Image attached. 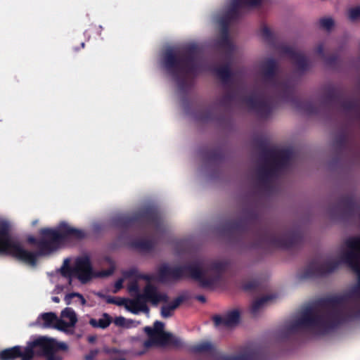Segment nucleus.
Instances as JSON below:
<instances>
[{"instance_id": "f257e3e1", "label": "nucleus", "mask_w": 360, "mask_h": 360, "mask_svg": "<svg viewBox=\"0 0 360 360\" xmlns=\"http://www.w3.org/2000/svg\"><path fill=\"white\" fill-rule=\"evenodd\" d=\"M355 290L356 285L345 295L327 297L315 305L307 306L297 319L286 326L284 337L300 330L323 335L348 321L360 318V295Z\"/></svg>"}, {"instance_id": "f03ea898", "label": "nucleus", "mask_w": 360, "mask_h": 360, "mask_svg": "<svg viewBox=\"0 0 360 360\" xmlns=\"http://www.w3.org/2000/svg\"><path fill=\"white\" fill-rule=\"evenodd\" d=\"M39 235V238L32 236L27 238L29 244L38 248L37 252L27 250L18 242L12 240L5 255H11L20 262L34 266L39 257L49 255L57 250L66 240H82L86 237L84 231L72 227L64 221L60 223L56 229H41Z\"/></svg>"}, {"instance_id": "7ed1b4c3", "label": "nucleus", "mask_w": 360, "mask_h": 360, "mask_svg": "<svg viewBox=\"0 0 360 360\" xmlns=\"http://www.w3.org/2000/svg\"><path fill=\"white\" fill-rule=\"evenodd\" d=\"M349 249L345 252L340 261L330 260L321 262L318 258L311 260L301 273L302 279H309L324 276L335 271L340 263L346 264L357 276V283L354 292L360 295V236L350 237L345 242Z\"/></svg>"}, {"instance_id": "20e7f679", "label": "nucleus", "mask_w": 360, "mask_h": 360, "mask_svg": "<svg viewBox=\"0 0 360 360\" xmlns=\"http://www.w3.org/2000/svg\"><path fill=\"white\" fill-rule=\"evenodd\" d=\"M198 53V48L194 44L188 46L181 53L167 49L164 53L163 66L181 92L186 93L188 89V76H195L199 72L200 65L196 61Z\"/></svg>"}, {"instance_id": "39448f33", "label": "nucleus", "mask_w": 360, "mask_h": 360, "mask_svg": "<svg viewBox=\"0 0 360 360\" xmlns=\"http://www.w3.org/2000/svg\"><path fill=\"white\" fill-rule=\"evenodd\" d=\"M259 74L262 84L276 91H281V98L291 102L296 108L308 115L319 113V108L311 101H302L295 96V89L289 82L279 81V64L273 58L264 59L259 65Z\"/></svg>"}, {"instance_id": "423d86ee", "label": "nucleus", "mask_w": 360, "mask_h": 360, "mask_svg": "<svg viewBox=\"0 0 360 360\" xmlns=\"http://www.w3.org/2000/svg\"><path fill=\"white\" fill-rule=\"evenodd\" d=\"M254 248L293 249L300 247L304 240L302 232L297 229L278 231L267 227L259 229L255 233Z\"/></svg>"}, {"instance_id": "0eeeda50", "label": "nucleus", "mask_w": 360, "mask_h": 360, "mask_svg": "<svg viewBox=\"0 0 360 360\" xmlns=\"http://www.w3.org/2000/svg\"><path fill=\"white\" fill-rule=\"evenodd\" d=\"M116 225L122 233L119 240L124 238L129 230L143 232L148 226H153L157 231L162 226V219L157 209L148 206L129 216H122L116 219Z\"/></svg>"}, {"instance_id": "6e6552de", "label": "nucleus", "mask_w": 360, "mask_h": 360, "mask_svg": "<svg viewBox=\"0 0 360 360\" xmlns=\"http://www.w3.org/2000/svg\"><path fill=\"white\" fill-rule=\"evenodd\" d=\"M262 157L264 163L259 166L257 174L259 183L264 187H268L270 180L276 175L277 172L285 167L292 158L290 149L275 150L263 147Z\"/></svg>"}, {"instance_id": "1a4fd4ad", "label": "nucleus", "mask_w": 360, "mask_h": 360, "mask_svg": "<svg viewBox=\"0 0 360 360\" xmlns=\"http://www.w3.org/2000/svg\"><path fill=\"white\" fill-rule=\"evenodd\" d=\"M205 274L200 264L194 262L184 266L174 267L165 264L158 269L159 280L161 282L178 281L184 277H189L198 281L201 287L208 288L212 285L213 280L205 278Z\"/></svg>"}, {"instance_id": "9d476101", "label": "nucleus", "mask_w": 360, "mask_h": 360, "mask_svg": "<svg viewBox=\"0 0 360 360\" xmlns=\"http://www.w3.org/2000/svg\"><path fill=\"white\" fill-rule=\"evenodd\" d=\"M168 296L166 293L158 292L155 285L148 283L143 288L142 294H138L134 300H126V309L134 314L140 311L148 313L149 308L146 304L147 302H151L153 305H157L159 302H167Z\"/></svg>"}, {"instance_id": "9b49d317", "label": "nucleus", "mask_w": 360, "mask_h": 360, "mask_svg": "<svg viewBox=\"0 0 360 360\" xmlns=\"http://www.w3.org/2000/svg\"><path fill=\"white\" fill-rule=\"evenodd\" d=\"M164 326L162 322L156 321L154 323L153 328L149 326L144 328V331L148 336V339L143 342V347L146 349L153 346H173L175 347L182 346L181 339L170 333L164 331Z\"/></svg>"}, {"instance_id": "f8f14e48", "label": "nucleus", "mask_w": 360, "mask_h": 360, "mask_svg": "<svg viewBox=\"0 0 360 360\" xmlns=\"http://www.w3.org/2000/svg\"><path fill=\"white\" fill-rule=\"evenodd\" d=\"M55 340L40 336L27 342L25 347L24 360H32L36 356H44L55 347Z\"/></svg>"}, {"instance_id": "ddd939ff", "label": "nucleus", "mask_w": 360, "mask_h": 360, "mask_svg": "<svg viewBox=\"0 0 360 360\" xmlns=\"http://www.w3.org/2000/svg\"><path fill=\"white\" fill-rule=\"evenodd\" d=\"M221 232L230 238L240 240L252 233L251 226L246 219L229 220L220 227Z\"/></svg>"}, {"instance_id": "4468645a", "label": "nucleus", "mask_w": 360, "mask_h": 360, "mask_svg": "<svg viewBox=\"0 0 360 360\" xmlns=\"http://www.w3.org/2000/svg\"><path fill=\"white\" fill-rule=\"evenodd\" d=\"M249 108L255 111L261 118H267L272 112L274 106L271 98L251 94L243 100Z\"/></svg>"}, {"instance_id": "2eb2a0df", "label": "nucleus", "mask_w": 360, "mask_h": 360, "mask_svg": "<svg viewBox=\"0 0 360 360\" xmlns=\"http://www.w3.org/2000/svg\"><path fill=\"white\" fill-rule=\"evenodd\" d=\"M75 277H77L82 283H86L95 276L91 259L88 255L79 257L75 259L73 269Z\"/></svg>"}, {"instance_id": "dca6fc26", "label": "nucleus", "mask_w": 360, "mask_h": 360, "mask_svg": "<svg viewBox=\"0 0 360 360\" xmlns=\"http://www.w3.org/2000/svg\"><path fill=\"white\" fill-rule=\"evenodd\" d=\"M262 0H231L230 7L221 16L229 21L236 20L240 18V8L256 7L262 4Z\"/></svg>"}, {"instance_id": "f3484780", "label": "nucleus", "mask_w": 360, "mask_h": 360, "mask_svg": "<svg viewBox=\"0 0 360 360\" xmlns=\"http://www.w3.org/2000/svg\"><path fill=\"white\" fill-rule=\"evenodd\" d=\"M200 264L202 269L205 271V278L213 280V284L220 279L222 274L228 267V262L225 261H213L205 264L201 261H195Z\"/></svg>"}, {"instance_id": "a211bd4d", "label": "nucleus", "mask_w": 360, "mask_h": 360, "mask_svg": "<svg viewBox=\"0 0 360 360\" xmlns=\"http://www.w3.org/2000/svg\"><path fill=\"white\" fill-rule=\"evenodd\" d=\"M281 51L288 56L295 63L297 70L302 72H306L309 68V63L307 58L301 53L297 52L289 46H283Z\"/></svg>"}, {"instance_id": "6ab92c4d", "label": "nucleus", "mask_w": 360, "mask_h": 360, "mask_svg": "<svg viewBox=\"0 0 360 360\" xmlns=\"http://www.w3.org/2000/svg\"><path fill=\"white\" fill-rule=\"evenodd\" d=\"M11 226L10 223L0 219V254H6L12 240L11 236Z\"/></svg>"}, {"instance_id": "aec40b11", "label": "nucleus", "mask_w": 360, "mask_h": 360, "mask_svg": "<svg viewBox=\"0 0 360 360\" xmlns=\"http://www.w3.org/2000/svg\"><path fill=\"white\" fill-rule=\"evenodd\" d=\"M11 226L10 223L0 219V254H6L12 240L11 236Z\"/></svg>"}, {"instance_id": "412c9836", "label": "nucleus", "mask_w": 360, "mask_h": 360, "mask_svg": "<svg viewBox=\"0 0 360 360\" xmlns=\"http://www.w3.org/2000/svg\"><path fill=\"white\" fill-rule=\"evenodd\" d=\"M239 320L240 312L236 309L228 312L224 316L216 315L213 317L216 326H233L238 324Z\"/></svg>"}, {"instance_id": "4be33fe9", "label": "nucleus", "mask_w": 360, "mask_h": 360, "mask_svg": "<svg viewBox=\"0 0 360 360\" xmlns=\"http://www.w3.org/2000/svg\"><path fill=\"white\" fill-rule=\"evenodd\" d=\"M25 347L23 349L20 346H14L11 348L6 349L0 352L1 360H14L20 358L24 360Z\"/></svg>"}, {"instance_id": "5701e85b", "label": "nucleus", "mask_w": 360, "mask_h": 360, "mask_svg": "<svg viewBox=\"0 0 360 360\" xmlns=\"http://www.w3.org/2000/svg\"><path fill=\"white\" fill-rule=\"evenodd\" d=\"M343 207L344 212L349 217L360 212V206H358L352 197H344L341 198L338 204Z\"/></svg>"}, {"instance_id": "b1692460", "label": "nucleus", "mask_w": 360, "mask_h": 360, "mask_svg": "<svg viewBox=\"0 0 360 360\" xmlns=\"http://www.w3.org/2000/svg\"><path fill=\"white\" fill-rule=\"evenodd\" d=\"M215 71L218 77L224 84H226L231 81L233 72L229 63L217 68Z\"/></svg>"}, {"instance_id": "393cba45", "label": "nucleus", "mask_w": 360, "mask_h": 360, "mask_svg": "<svg viewBox=\"0 0 360 360\" xmlns=\"http://www.w3.org/2000/svg\"><path fill=\"white\" fill-rule=\"evenodd\" d=\"M204 158L209 162H220L224 157V151L220 148H214L203 151Z\"/></svg>"}, {"instance_id": "a878e982", "label": "nucleus", "mask_w": 360, "mask_h": 360, "mask_svg": "<svg viewBox=\"0 0 360 360\" xmlns=\"http://www.w3.org/2000/svg\"><path fill=\"white\" fill-rule=\"evenodd\" d=\"M275 297H276L273 295H268L255 300L251 305L250 313L253 316H256L259 309L263 307L264 304L273 300Z\"/></svg>"}, {"instance_id": "bb28decb", "label": "nucleus", "mask_w": 360, "mask_h": 360, "mask_svg": "<svg viewBox=\"0 0 360 360\" xmlns=\"http://www.w3.org/2000/svg\"><path fill=\"white\" fill-rule=\"evenodd\" d=\"M275 297H276L273 295H268L255 300L251 305L250 313L253 316H256L259 309L263 307L264 304L273 300Z\"/></svg>"}, {"instance_id": "cd10ccee", "label": "nucleus", "mask_w": 360, "mask_h": 360, "mask_svg": "<svg viewBox=\"0 0 360 360\" xmlns=\"http://www.w3.org/2000/svg\"><path fill=\"white\" fill-rule=\"evenodd\" d=\"M122 275L124 278H134L135 280L142 279L150 282L153 279V276L148 274H141L136 268H131L128 270L124 271Z\"/></svg>"}, {"instance_id": "c85d7f7f", "label": "nucleus", "mask_w": 360, "mask_h": 360, "mask_svg": "<svg viewBox=\"0 0 360 360\" xmlns=\"http://www.w3.org/2000/svg\"><path fill=\"white\" fill-rule=\"evenodd\" d=\"M191 349L196 354L212 353L214 351V346L210 342L203 341L192 346Z\"/></svg>"}, {"instance_id": "c756f323", "label": "nucleus", "mask_w": 360, "mask_h": 360, "mask_svg": "<svg viewBox=\"0 0 360 360\" xmlns=\"http://www.w3.org/2000/svg\"><path fill=\"white\" fill-rule=\"evenodd\" d=\"M111 322V316L108 314L104 313L102 316V318L99 319L98 320L96 319H91L89 321V324L94 328L105 329L110 326Z\"/></svg>"}, {"instance_id": "7c9ffc66", "label": "nucleus", "mask_w": 360, "mask_h": 360, "mask_svg": "<svg viewBox=\"0 0 360 360\" xmlns=\"http://www.w3.org/2000/svg\"><path fill=\"white\" fill-rule=\"evenodd\" d=\"M131 245L138 250L150 251L154 248L155 243L151 239H139L133 241Z\"/></svg>"}, {"instance_id": "2f4dec72", "label": "nucleus", "mask_w": 360, "mask_h": 360, "mask_svg": "<svg viewBox=\"0 0 360 360\" xmlns=\"http://www.w3.org/2000/svg\"><path fill=\"white\" fill-rule=\"evenodd\" d=\"M38 319H41L44 321V328H51L54 327L58 316L54 312H46L41 314Z\"/></svg>"}, {"instance_id": "473e14b6", "label": "nucleus", "mask_w": 360, "mask_h": 360, "mask_svg": "<svg viewBox=\"0 0 360 360\" xmlns=\"http://www.w3.org/2000/svg\"><path fill=\"white\" fill-rule=\"evenodd\" d=\"M254 352H246L236 355H221L219 360H253Z\"/></svg>"}, {"instance_id": "72a5a7b5", "label": "nucleus", "mask_w": 360, "mask_h": 360, "mask_svg": "<svg viewBox=\"0 0 360 360\" xmlns=\"http://www.w3.org/2000/svg\"><path fill=\"white\" fill-rule=\"evenodd\" d=\"M219 47L225 49L231 56L233 51V45L231 43L229 35L221 34L219 39L217 41Z\"/></svg>"}, {"instance_id": "f704fd0d", "label": "nucleus", "mask_w": 360, "mask_h": 360, "mask_svg": "<svg viewBox=\"0 0 360 360\" xmlns=\"http://www.w3.org/2000/svg\"><path fill=\"white\" fill-rule=\"evenodd\" d=\"M341 94L335 89H328L324 95V104H330L333 101H339Z\"/></svg>"}, {"instance_id": "c9c22d12", "label": "nucleus", "mask_w": 360, "mask_h": 360, "mask_svg": "<svg viewBox=\"0 0 360 360\" xmlns=\"http://www.w3.org/2000/svg\"><path fill=\"white\" fill-rule=\"evenodd\" d=\"M61 317L69 319V323L72 326H75L77 322V317L75 311L70 307H66L62 311Z\"/></svg>"}, {"instance_id": "e433bc0d", "label": "nucleus", "mask_w": 360, "mask_h": 360, "mask_svg": "<svg viewBox=\"0 0 360 360\" xmlns=\"http://www.w3.org/2000/svg\"><path fill=\"white\" fill-rule=\"evenodd\" d=\"M347 143V135L343 132L335 137L333 144L335 148L340 152L346 148Z\"/></svg>"}, {"instance_id": "4c0bfd02", "label": "nucleus", "mask_w": 360, "mask_h": 360, "mask_svg": "<svg viewBox=\"0 0 360 360\" xmlns=\"http://www.w3.org/2000/svg\"><path fill=\"white\" fill-rule=\"evenodd\" d=\"M261 34L265 41L269 44L274 43V37L271 30L266 26H264L261 30Z\"/></svg>"}, {"instance_id": "58836bf2", "label": "nucleus", "mask_w": 360, "mask_h": 360, "mask_svg": "<svg viewBox=\"0 0 360 360\" xmlns=\"http://www.w3.org/2000/svg\"><path fill=\"white\" fill-rule=\"evenodd\" d=\"M74 297H77L79 298L80 302H81V304L82 305H85L86 303V301L85 300V298L84 297V296L79 293V292H70V293H68L65 296V302L66 303L67 305H69L71 304V300L72 298Z\"/></svg>"}, {"instance_id": "ea45409f", "label": "nucleus", "mask_w": 360, "mask_h": 360, "mask_svg": "<svg viewBox=\"0 0 360 360\" xmlns=\"http://www.w3.org/2000/svg\"><path fill=\"white\" fill-rule=\"evenodd\" d=\"M236 98V94L233 91L226 92L220 99V104L222 106L229 105Z\"/></svg>"}, {"instance_id": "a19ab883", "label": "nucleus", "mask_w": 360, "mask_h": 360, "mask_svg": "<svg viewBox=\"0 0 360 360\" xmlns=\"http://www.w3.org/2000/svg\"><path fill=\"white\" fill-rule=\"evenodd\" d=\"M319 25L324 30H330L334 25V21L331 18H323L319 20Z\"/></svg>"}, {"instance_id": "79ce46f5", "label": "nucleus", "mask_w": 360, "mask_h": 360, "mask_svg": "<svg viewBox=\"0 0 360 360\" xmlns=\"http://www.w3.org/2000/svg\"><path fill=\"white\" fill-rule=\"evenodd\" d=\"M231 21L229 20L224 19L222 17L219 19V24L221 26V34L222 35H229V25Z\"/></svg>"}, {"instance_id": "37998d69", "label": "nucleus", "mask_w": 360, "mask_h": 360, "mask_svg": "<svg viewBox=\"0 0 360 360\" xmlns=\"http://www.w3.org/2000/svg\"><path fill=\"white\" fill-rule=\"evenodd\" d=\"M127 290L131 295H136L138 296L139 293V286L137 280L130 281L127 285Z\"/></svg>"}, {"instance_id": "c03bdc74", "label": "nucleus", "mask_w": 360, "mask_h": 360, "mask_svg": "<svg viewBox=\"0 0 360 360\" xmlns=\"http://www.w3.org/2000/svg\"><path fill=\"white\" fill-rule=\"evenodd\" d=\"M188 299V296L181 295L176 297L169 305L170 308L175 310L179 306Z\"/></svg>"}, {"instance_id": "a18cd8bd", "label": "nucleus", "mask_w": 360, "mask_h": 360, "mask_svg": "<svg viewBox=\"0 0 360 360\" xmlns=\"http://www.w3.org/2000/svg\"><path fill=\"white\" fill-rule=\"evenodd\" d=\"M348 17L351 21H355L360 18V6L350 8L349 10Z\"/></svg>"}, {"instance_id": "49530a36", "label": "nucleus", "mask_w": 360, "mask_h": 360, "mask_svg": "<svg viewBox=\"0 0 360 360\" xmlns=\"http://www.w3.org/2000/svg\"><path fill=\"white\" fill-rule=\"evenodd\" d=\"M115 271V266H111L109 269L105 270L95 272L94 278H104L111 276Z\"/></svg>"}, {"instance_id": "de8ad7c7", "label": "nucleus", "mask_w": 360, "mask_h": 360, "mask_svg": "<svg viewBox=\"0 0 360 360\" xmlns=\"http://www.w3.org/2000/svg\"><path fill=\"white\" fill-rule=\"evenodd\" d=\"M70 327H72V326H70V323L69 322H67L63 319H59L58 318V320L56 321V323H55L53 328H55L59 330L65 331V330H66V329L68 328H70Z\"/></svg>"}, {"instance_id": "09e8293b", "label": "nucleus", "mask_w": 360, "mask_h": 360, "mask_svg": "<svg viewBox=\"0 0 360 360\" xmlns=\"http://www.w3.org/2000/svg\"><path fill=\"white\" fill-rule=\"evenodd\" d=\"M259 287V281L257 280H252L246 282L243 284V288L246 291L255 290Z\"/></svg>"}, {"instance_id": "8fccbe9b", "label": "nucleus", "mask_w": 360, "mask_h": 360, "mask_svg": "<svg viewBox=\"0 0 360 360\" xmlns=\"http://www.w3.org/2000/svg\"><path fill=\"white\" fill-rule=\"evenodd\" d=\"M342 107L347 111H351L356 108L357 103L354 100H347L342 103Z\"/></svg>"}, {"instance_id": "3c124183", "label": "nucleus", "mask_w": 360, "mask_h": 360, "mask_svg": "<svg viewBox=\"0 0 360 360\" xmlns=\"http://www.w3.org/2000/svg\"><path fill=\"white\" fill-rule=\"evenodd\" d=\"M323 60L327 65L335 67L338 63V56L336 54H332L328 56H326Z\"/></svg>"}, {"instance_id": "603ef678", "label": "nucleus", "mask_w": 360, "mask_h": 360, "mask_svg": "<svg viewBox=\"0 0 360 360\" xmlns=\"http://www.w3.org/2000/svg\"><path fill=\"white\" fill-rule=\"evenodd\" d=\"M173 309L170 308L169 305H164L161 308V316L163 318H169L173 314Z\"/></svg>"}, {"instance_id": "864d4df0", "label": "nucleus", "mask_w": 360, "mask_h": 360, "mask_svg": "<svg viewBox=\"0 0 360 360\" xmlns=\"http://www.w3.org/2000/svg\"><path fill=\"white\" fill-rule=\"evenodd\" d=\"M200 119L204 122L212 121L214 120V116L211 110L206 111Z\"/></svg>"}, {"instance_id": "5fc2aeb1", "label": "nucleus", "mask_w": 360, "mask_h": 360, "mask_svg": "<svg viewBox=\"0 0 360 360\" xmlns=\"http://www.w3.org/2000/svg\"><path fill=\"white\" fill-rule=\"evenodd\" d=\"M53 348L51 352H47V354L44 356L46 360H62V358L56 354V352Z\"/></svg>"}, {"instance_id": "6e6d98bb", "label": "nucleus", "mask_w": 360, "mask_h": 360, "mask_svg": "<svg viewBox=\"0 0 360 360\" xmlns=\"http://www.w3.org/2000/svg\"><path fill=\"white\" fill-rule=\"evenodd\" d=\"M70 269H73V267H70L67 266L65 268L62 269V274L65 277H72L75 276V271H70Z\"/></svg>"}, {"instance_id": "4d7b16f0", "label": "nucleus", "mask_w": 360, "mask_h": 360, "mask_svg": "<svg viewBox=\"0 0 360 360\" xmlns=\"http://www.w3.org/2000/svg\"><path fill=\"white\" fill-rule=\"evenodd\" d=\"M315 52L323 59L326 56L324 53L323 44H319L315 49Z\"/></svg>"}, {"instance_id": "13d9d810", "label": "nucleus", "mask_w": 360, "mask_h": 360, "mask_svg": "<svg viewBox=\"0 0 360 360\" xmlns=\"http://www.w3.org/2000/svg\"><path fill=\"white\" fill-rule=\"evenodd\" d=\"M123 278H119L115 283V292H117L118 290H120L123 287Z\"/></svg>"}, {"instance_id": "bf43d9fd", "label": "nucleus", "mask_w": 360, "mask_h": 360, "mask_svg": "<svg viewBox=\"0 0 360 360\" xmlns=\"http://www.w3.org/2000/svg\"><path fill=\"white\" fill-rule=\"evenodd\" d=\"M54 347V351L56 352L58 350H65L67 349V345L65 343H58L56 340Z\"/></svg>"}, {"instance_id": "052dcab7", "label": "nucleus", "mask_w": 360, "mask_h": 360, "mask_svg": "<svg viewBox=\"0 0 360 360\" xmlns=\"http://www.w3.org/2000/svg\"><path fill=\"white\" fill-rule=\"evenodd\" d=\"M97 354V351H91L89 354L85 356L86 360H93Z\"/></svg>"}, {"instance_id": "680f3d73", "label": "nucleus", "mask_w": 360, "mask_h": 360, "mask_svg": "<svg viewBox=\"0 0 360 360\" xmlns=\"http://www.w3.org/2000/svg\"><path fill=\"white\" fill-rule=\"evenodd\" d=\"M108 303H110V304H117V305H122L124 302V300L121 301V302H117L115 300V299L114 297H109L107 300Z\"/></svg>"}, {"instance_id": "e2e57ef3", "label": "nucleus", "mask_w": 360, "mask_h": 360, "mask_svg": "<svg viewBox=\"0 0 360 360\" xmlns=\"http://www.w3.org/2000/svg\"><path fill=\"white\" fill-rule=\"evenodd\" d=\"M195 299L198 301H200V302H206V298L204 295H196L195 296Z\"/></svg>"}, {"instance_id": "0e129e2a", "label": "nucleus", "mask_w": 360, "mask_h": 360, "mask_svg": "<svg viewBox=\"0 0 360 360\" xmlns=\"http://www.w3.org/2000/svg\"><path fill=\"white\" fill-rule=\"evenodd\" d=\"M124 321V319L122 318V317H120V318H118L115 320V323L117 325H122L123 324V322Z\"/></svg>"}, {"instance_id": "69168bd1", "label": "nucleus", "mask_w": 360, "mask_h": 360, "mask_svg": "<svg viewBox=\"0 0 360 360\" xmlns=\"http://www.w3.org/2000/svg\"><path fill=\"white\" fill-rule=\"evenodd\" d=\"M51 300L55 303H59L60 302V298L57 296H53L51 297Z\"/></svg>"}, {"instance_id": "338daca9", "label": "nucleus", "mask_w": 360, "mask_h": 360, "mask_svg": "<svg viewBox=\"0 0 360 360\" xmlns=\"http://www.w3.org/2000/svg\"><path fill=\"white\" fill-rule=\"evenodd\" d=\"M94 340H95V337L91 336V337L89 338V342H94Z\"/></svg>"}, {"instance_id": "774afa93", "label": "nucleus", "mask_w": 360, "mask_h": 360, "mask_svg": "<svg viewBox=\"0 0 360 360\" xmlns=\"http://www.w3.org/2000/svg\"><path fill=\"white\" fill-rule=\"evenodd\" d=\"M84 46H85V44H84V42H82V43H81V47H82V48H84Z\"/></svg>"}]
</instances>
